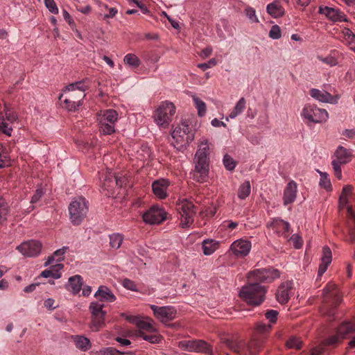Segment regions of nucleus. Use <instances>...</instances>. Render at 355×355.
I'll return each mask as SVG.
<instances>
[{"label": "nucleus", "mask_w": 355, "mask_h": 355, "mask_svg": "<svg viewBox=\"0 0 355 355\" xmlns=\"http://www.w3.org/2000/svg\"><path fill=\"white\" fill-rule=\"evenodd\" d=\"M209 141L202 138L195 155V168L192 173L193 179L198 182H206L209 175Z\"/></svg>", "instance_id": "1"}, {"label": "nucleus", "mask_w": 355, "mask_h": 355, "mask_svg": "<svg viewBox=\"0 0 355 355\" xmlns=\"http://www.w3.org/2000/svg\"><path fill=\"white\" fill-rule=\"evenodd\" d=\"M85 89L83 82L71 83L65 87L59 99L69 111H75L82 105Z\"/></svg>", "instance_id": "2"}, {"label": "nucleus", "mask_w": 355, "mask_h": 355, "mask_svg": "<svg viewBox=\"0 0 355 355\" xmlns=\"http://www.w3.org/2000/svg\"><path fill=\"white\" fill-rule=\"evenodd\" d=\"M266 293L265 286L253 283L243 286L239 291V296L248 304L259 306L264 301Z\"/></svg>", "instance_id": "3"}, {"label": "nucleus", "mask_w": 355, "mask_h": 355, "mask_svg": "<svg viewBox=\"0 0 355 355\" xmlns=\"http://www.w3.org/2000/svg\"><path fill=\"white\" fill-rule=\"evenodd\" d=\"M172 144L178 150L187 148L194 139V131L185 122L177 125L171 133Z\"/></svg>", "instance_id": "4"}, {"label": "nucleus", "mask_w": 355, "mask_h": 355, "mask_svg": "<svg viewBox=\"0 0 355 355\" xmlns=\"http://www.w3.org/2000/svg\"><path fill=\"white\" fill-rule=\"evenodd\" d=\"M223 342L230 349L239 355H255L261 347V342L255 339L245 343L243 340L224 338Z\"/></svg>", "instance_id": "5"}, {"label": "nucleus", "mask_w": 355, "mask_h": 355, "mask_svg": "<svg viewBox=\"0 0 355 355\" xmlns=\"http://www.w3.org/2000/svg\"><path fill=\"white\" fill-rule=\"evenodd\" d=\"M176 205L180 227L182 228L190 227L193 223L196 214L194 205L187 198L179 199Z\"/></svg>", "instance_id": "6"}, {"label": "nucleus", "mask_w": 355, "mask_h": 355, "mask_svg": "<svg viewBox=\"0 0 355 355\" xmlns=\"http://www.w3.org/2000/svg\"><path fill=\"white\" fill-rule=\"evenodd\" d=\"M87 212L88 202L83 197L73 199L69 205V219L73 225L81 224Z\"/></svg>", "instance_id": "7"}, {"label": "nucleus", "mask_w": 355, "mask_h": 355, "mask_svg": "<svg viewBox=\"0 0 355 355\" xmlns=\"http://www.w3.org/2000/svg\"><path fill=\"white\" fill-rule=\"evenodd\" d=\"M300 115L302 120L307 124L323 123L329 119V114L325 109L309 103L303 107Z\"/></svg>", "instance_id": "8"}, {"label": "nucleus", "mask_w": 355, "mask_h": 355, "mask_svg": "<svg viewBox=\"0 0 355 355\" xmlns=\"http://www.w3.org/2000/svg\"><path fill=\"white\" fill-rule=\"evenodd\" d=\"M119 115L112 109L101 111L97 115L100 131L103 135H111L115 132V125Z\"/></svg>", "instance_id": "9"}, {"label": "nucleus", "mask_w": 355, "mask_h": 355, "mask_svg": "<svg viewBox=\"0 0 355 355\" xmlns=\"http://www.w3.org/2000/svg\"><path fill=\"white\" fill-rule=\"evenodd\" d=\"M175 113V107L169 101L162 102L154 112V121L160 128H166Z\"/></svg>", "instance_id": "10"}, {"label": "nucleus", "mask_w": 355, "mask_h": 355, "mask_svg": "<svg viewBox=\"0 0 355 355\" xmlns=\"http://www.w3.org/2000/svg\"><path fill=\"white\" fill-rule=\"evenodd\" d=\"M104 305L98 302H92L89 305V311L91 313L90 329L92 331H98L105 325V319L106 312L103 311Z\"/></svg>", "instance_id": "11"}, {"label": "nucleus", "mask_w": 355, "mask_h": 355, "mask_svg": "<svg viewBox=\"0 0 355 355\" xmlns=\"http://www.w3.org/2000/svg\"><path fill=\"white\" fill-rule=\"evenodd\" d=\"M280 277V272L273 268H259L250 271L248 274L249 281L260 282H271Z\"/></svg>", "instance_id": "12"}, {"label": "nucleus", "mask_w": 355, "mask_h": 355, "mask_svg": "<svg viewBox=\"0 0 355 355\" xmlns=\"http://www.w3.org/2000/svg\"><path fill=\"white\" fill-rule=\"evenodd\" d=\"M336 159L332 161L334 175L338 180L342 178L341 164L349 162L352 157L351 150L343 146H339L335 153Z\"/></svg>", "instance_id": "13"}, {"label": "nucleus", "mask_w": 355, "mask_h": 355, "mask_svg": "<svg viewBox=\"0 0 355 355\" xmlns=\"http://www.w3.org/2000/svg\"><path fill=\"white\" fill-rule=\"evenodd\" d=\"M166 214L164 208L153 205L142 214V218L146 224L159 225L166 219Z\"/></svg>", "instance_id": "14"}, {"label": "nucleus", "mask_w": 355, "mask_h": 355, "mask_svg": "<svg viewBox=\"0 0 355 355\" xmlns=\"http://www.w3.org/2000/svg\"><path fill=\"white\" fill-rule=\"evenodd\" d=\"M150 307L155 317L164 324H168L176 318L177 310L173 306H158L151 304Z\"/></svg>", "instance_id": "15"}, {"label": "nucleus", "mask_w": 355, "mask_h": 355, "mask_svg": "<svg viewBox=\"0 0 355 355\" xmlns=\"http://www.w3.org/2000/svg\"><path fill=\"white\" fill-rule=\"evenodd\" d=\"M128 154L131 160L137 162L138 166H143L149 159L151 152L146 144H135L132 150H128Z\"/></svg>", "instance_id": "16"}, {"label": "nucleus", "mask_w": 355, "mask_h": 355, "mask_svg": "<svg viewBox=\"0 0 355 355\" xmlns=\"http://www.w3.org/2000/svg\"><path fill=\"white\" fill-rule=\"evenodd\" d=\"M43 250V243L39 239H28L24 241V257L36 258Z\"/></svg>", "instance_id": "17"}, {"label": "nucleus", "mask_w": 355, "mask_h": 355, "mask_svg": "<svg viewBox=\"0 0 355 355\" xmlns=\"http://www.w3.org/2000/svg\"><path fill=\"white\" fill-rule=\"evenodd\" d=\"M252 243L247 239H237L232 242L230 250L237 258H243L248 256L251 250Z\"/></svg>", "instance_id": "18"}, {"label": "nucleus", "mask_w": 355, "mask_h": 355, "mask_svg": "<svg viewBox=\"0 0 355 355\" xmlns=\"http://www.w3.org/2000/svg\"><path fill=\"white\" fill-rule=\"evenodd\" d=\"M180 346L188 352L209 353L211 351L209 345L201 340H183L180 342Z\"/></svg>", "instance_id": "19"}, {"label": "nucleus", "mask_w": 355, "mask_h": 355, "mask_svg": "<svg viewBox=\"0 0 355 355\" xmlns=\"http://www.w3.org/2000/svg\"><path fill=\"white\" fill-rule=\"evenodd\" d=\"M309 94L313 98L319 102L330 103L333 105L337 104L339 99L340 98V95L338 94L331 95L324 89H318L315 88L311 89L309 92Z\"/></svg>", "instance_id": "20"}, {"label": "nucleus", "mask_w": 355, "mask_h": 355, "mask_svg": "<svg viewBox=\"0 0 355 355\" xmlns=\"http://www.w3.org/2000/svg\"><path fill=\"white\" fill-rule=\"evenodd\" d=\"M297 184L294 180H290L284 189L282 201L284 206L293 204L297 195Z\"/></svg>", "instance_id": "21"}, {"label": "nucleus", "mask_w": 355, "mask_h": 355, "mask_svg": "<svg viewBox=\"0 0 355 355\" xmlns=\"http://www.w3.org/2000/svg\"><path fill=\"white\" fill-rule=\"evenodd\" d=\"M318 12L333 21H347L345 15L338 9L328 6H320Z\"/></svg>", "instance_id": "22"}, {"label": "nucleus", "mask_w": 355, "mask_h": 355, "mask_svg": "<svg viewBox=\"0 0 355 355\" xmlns=\"http://www.w3.org/2000/svg\"><path fill=\"white\" fill-rule=\"evenodd\" d=\"M169 184V181L166 179H160L153 182L152 184L153 193L157 198H166L168 196L167 189Z\"/></svg>", "instance_id": "23"}, {"label": "nucleus", "mask_w": 355, "mask_h": 355, "mask_svg": "<svg viewBox=\"0 0 355 355\" xmlns=\"http://www.w3.org/2000/svg\"><path fill=\"white\" fill-rule=\"evenodd\" d=\"M292 286L291 282H284L279 286L276 293V298L280 304H284L288 302Z\"/></svg>", "instance_id": "24"}, {"label": "nucleus", "mask_w": 355, "mask_h": 355, "mask_svg": "<svg viewBox=\"0 0 355 355\" xmlns=\"http://www.w3.org/2000/svg\"><path fill=\"white\" fill-rule=\"evenodd\" d=\"M135 326L139 329V336L141 332L154 333L156 331V328L154 326V321L148 317L140 315Z\"/></svg>", "instance_id": "25"}, {"label": "nucleus", "mask_w": 355, "mask_h": 355, "mask_svg": "<svg viewBox=\"0 0 355 355\" xmlns=\"http://www.w3.org/2000/svg\"><path fill=\"white\" fill-rule=\"evenodd\" d=\"M332 255L330 248L324 246L322 248V254L321 257V263L319 266L318 275L322 276L327 270L329 265L331 263Z\"/></svg>", "instance_id": "26"}, {"label": "nucleus", "mask_w": 355, "mask_h": 355, "mask_svg": "<svg viewBox=\"0 0 355 355\" xmlns=\"http://www.w3.org/2000/svg\"><path fill=\"white\" fill-rule=\"evenodd\" d=\"M94 296L102 302H112L116 300V297L111 290L105 286H99Z\"/></svg>", "instance_id": "27"}, {"label": "nucleus", "mask_w": 355, "mask_h": 355, "mask_svg": "<svg viewBox=\"0 0 355 355\" xmlns=\"http://www.w3.org/2000/svg\"><path fill=\"white\" fill-rule=\"evenodd\" d=\"M63 264L58 263L51 266L49 269L43 270L40 275L44 278L52 277L54 279H60L62 276Z\"/></svg>", "instance_id": "28"}, {"label": "nucleus", "mask_w": 355, "mask_h": 355, "mask_svg": "<svg viewBox=\"0 0 355 355\" xmlns=\"http://www.w3.org/2000/svg\"><path fill=\"white\" fill-rule=\"evenodd\" d=\"M69 247L63 246L56 250L51 255L46 258L44 266L45 267L50 266L54 261L60 262L64 259V254L68 251Z\"/></svg>", "instance_id": "29"}, {"label": "nucleus", "mask_w": 355, "mask_h": 355, "mask_svg": "<svg viewBox=\"0 0 355 355\" xmlns=\"http://www.w3.org/2000/svg\"><path fill=\"white\" fill-rule=\"evenodd\" d=\"M219 246L220 242L211 239H204L202 242V252L206 256L214 254Z\"/></svg>", "instance_id": "30"}, {"label": "nucleus", "mask_w": 355, "mask_h": 355, "mask_svg": "<svg viewBox=\"0 0 355 355\" xmlns=\"http://www.w3.org/2000/svg\"><path fill=\"white\" fill-rule=\"evenodd\" d=\"M114 185H119V180L111 171H107V174L102 182V187L104 190H107L109 193H112V188Z\"/></svg>", "instance_id": "31"}, {"label": "nucleus", "mask_w": 355, "mask_h": 355, "mask_svg": "<svg viewBox=\"0 0 355 355\" xmlns=\"http://www.w3.org/2000/svg\"><path fill=\"white\" fill-rule=\"evenodd\" d=\"M71 338L76 347L83 352L88 351L92 347L89 339L84 336L76 335L73 336Z\"/></svg>", "instance_id": "32"}, {"label": "nucleus", "mask_w": 355, "mask_h": 355, "mask_svg": "<svg viewBox=\"0 0 355 355\" xmlns=\"http://www.w3.org/2000/svg\"><path fill=\"white\" fill-rule=\"evenodd\" d=\"M83 286V278L80 275H76L69 278L67 289L73 294H77L81 290Z\"/></svg>", "instance_id": "33"}, {"label": "nucleus", "mask_w": 355, "mask_h": 355, "mask_svg": "<svg viewBox=\"0 0 355 355\" xmlns=\"http://www.w3.org/2000/svg\"><path fill=\"white\" fill-rule=\"evenodd\" d=\"M246 106V101L243 97H241L235 104L233 110L225 117V120L228 121L230 119H234L239 115L243 113Z\"/></svg>", "instance_id": "34"}, {"label": "nucleus", "mask_w": 355, "mask_h": 355, "mask_svg": "<svg viewBox=\"0 0 355 355\" xmlns=\"http://www.w3.org/2000/svg\"><path fill=\"white\" fill-rule=\"evenodd\" d=\"M267 12L272 17L277 18L284 15V9L279 1H274L266 7Z\"/></svg>", "instance_id": "35"}, {"label": "nucleus", "mask_w": 355, "mask_h": 355, "mask_svg": "<svg viewBox=\"0 0 355 355\" xmlns=\"http://www.w3.org/2000/svg\"><path fill=\"white\" fill-rule=\"evenodd\" d=\"M336 331L345 339L349 334L355 333V323L348 321L342 322L336 329Z\"/></svg>", "instance_id": "36"}, {"label": "nucleus", "mask_w": 355, "mask_h": 355, "mask_svg": "<svg viewBox=\"0 0 355 355\" xmlns=\"http://www.w3.org/2000/svg\"><path fill=\"white\" fill-rule=\"evenodd\" d=\"M347 216L349 218V234L352 241H355V214L352 206H347Z\"/></svg>", "instance_id": "37"}, {"label": "nucleus", "mask_w": 355, "mask_h": 355, "mask_svg": "<svg viewBox=\"0 0 355 355\" xmlns=\"http://www.w3.org/2000/svg\"><path fill=\"white\" fill-rule=\"evenodd\" d=\"M250 182L249 180H245L239 187L238 198L241 200H244L250 196Z\"/></svg>", "instance_id": "38"}, {"label": "nucleus", "mask_w": 355, "mask_h": 355, "mask_svg": "<svg viewBox=\"0 0 355 355\" xmlns=\"http://www.w3.org/2000/svg\"><path fill=\"white\" fill-rule=\"evenodd\" d=\"M192 98L198 116L201 117L204 116L207 112V106L205 103L196 95H193Z\"/></svg>", "instance_id": "39"}, {"label": "nucleus", "mask_w": 355, "mask_h": 355, "mask_svg": "<svg viewBox=\"0 0 355 355\" xmlns=\"http://www.w3.org/2000/svg\"><path fill=\"white\" fill-rule=\"evenodd\" d=\"M317 172L320 174V176L319 186L328 191H331L332 187L328 174L326 172H322L319 170H317Z\"/></svg>", "instance_id": "40"}, {"label": "nucleus", "mask_w": 355, "mask_h": 355, "mask_svg": "<svg viewBox=\"0 0 355 355\" xmlns=\"http://www.w3.org/2000/svg\"><path fill=\"white\" fill-rule=\"evenodd\" d=\"M109 238L110 247L115 250L119 249L123 241V236L119 233H113Z\"/></svg>", "instance_id": "41"}, {"label": "nucleus", "mask_w": 355, "mask_h": 355, "mask_svg": "<svg viewBox=\"0 0 355 355\" xmlns=\"http://www.w3.org/2000/svg\"><path fill=\"white\" fill-rule=\"evenodd\" d=\"M337 55L338 52L334 51H331L330 54L325 58L318 56V58L322 62L325 63L330 67H334L336 66L338 63Z\"/></svg>", "instance_id": "42"}, {"label": "nucleus", "mask_w": 355, "mask_h": 355, "mask_svg": "<svg viewBox=\"0 0 355 355\" xmlns=\"http://www.w3.org/2000/svg\"><path fill=\"white\" fill-rule=\"evenodd\" d=\"M123 62L125 64L131 67H138L141 61L139 58L134 53H128L123 58Z\"/></svg>", "instance_id": "43"}, {"label": "nucleus", "mask_w": 355, "mask_h": 355, "mask_svg": "<svg viewBox=\"0 0 355 355\" xmlns=\"http://www.w3.org/2000/svg\"><path fill=\"white\" fill-rule=\"evenodd\" d=\"M10 164V159L7 149L5 146L0 144V168L8 166Z\"/></svg>", "instance_id": "44"}, {"label": "nucleus", "mask_w": 355, "mask_h": 355, "mask_svg": "<svg viewBox=\"0 0 355 355\" xmlns=\"http://www.w3.org/2000/svg\"><path fill=\"white\" fill-rule=\"evenodd\" d=\"M239 225V223L236 221L231 220H224L219 226L220 231L227 232L231 233L232 230H235Z\"/></svg>", "instance_id": "45"}, {"label": "nucleus", "mask_w": 355, "mask_h": 355, "mask_svg": "<svg viewBox=\"0 0 355 355\" xmlns=\"http://www.w3.org/2000/svg\"><path fill=\"white\" fill-rule=\"evenodd\" d=\"M343 340L339 333L336 331L334 334L330 336L325 340L324 345H336L340 343Z\"/></svg>", "instance_id": "46"}, {"label": "nucleus", "mask_w": 355, "mask_h": 355, "mask_svg": "<svg viewBox=\"0 0 355 355\" xmlns=\"http://www.w3.org/2000/svg\"><path fill=\"white\" fill-rule=\"evenodd\" d=\"M152 334H153L148 335L145 334V332H141L139 336L150 343H159L161 340V336L157 333V331Z\"/></svg>", "instance_id": "47"}, {"label": "nucleus", "mask_w": 355, "mask_h": 355, "mask_svg": "<svg viewBox=\"0 0 355 355\" xmlns=\"http://www.w3.org/2000/svg\"><path fill=\"white\" fill-rule=\"evenodd\" d=\"M10 121V119L7 120L4 119L3 116H0V132L7 135H10L12 132V126L8 123Z\"/></svg>", "instance_id": "48"}, {"label": "nucleus", "mask_w": 355, "mask_h": 355, "mask_svg": "<svg viewBox=\"0 0 355 355\" xmlns=\"http://www.w3.org/2000/svg\"><path fill=\"white\" fill-rule=\"evenodd\" d=\"M286 347L289 349H300L302 347V340L296 337L292 336L286 341Z\"/></svg>", "instance_id": "49"}, {"label": "nucleus", "mask_w": 355, "mask_h": 355, "mask_svg": "<svg viewBox=\"0 0 355 355\" xmlns=\"http://www.w3.org/2000/svg\"><path fill=\"white\" fill-rule=\"evenodd\" d=\"M341 33L347 44H351L355 42V34L349 28H343Z\"/></svg>", "instance_id": "50"}, {"label": "nucleus", "mask_w": 355, "mask_h": 355, "mask_svg": "<svg viewBox=\"0 0 355 355\" xmlns=\"http://www.w3.org/2000/svg\"><path fill=\"white\" fill-rule=\"evenodd\" d=\"M244 12L251 23L257 24L259 22L254 8L250 6H247L244 10Z\"/></svg>", "instance_id": "51"}, {"label": "nucleus", "mask_w": 355, "mask_h": 355, "mask_svg": "<svg viewBox=\"0 0 355 355\" xmlns=\"http://www.w3.org/2000/svg\"><path fill=\"white\" fill-rule=\"evenodd\" d=\"M100 352L101 355H134L132 352L121 353L112 347L103 348Z\"/></svg>", "instance_id": "52"}, {"label": "nucleus", "mask_w": 355, "mask_h": 355, "mask_svg": "<svg viewBox=\"0 0 355 355\" xmlns=\"http://www.w3.org/2000/svg\"><path fill=\"white\" fill-rule=\"evenodd\" d=\"M223 161L225 168L228 171H232L236 167V162L232 157L228 155H224Z\"/></svg>", "instance_id": "53"}, {"label": "nucleus", "mask_w": 355, "mask_h": 355, "mask_svg": "<svg viewBox=\"0 0 355 355\" xmlns=\"http://www.w3.org/2000/svg\"><path fill=\"white\" fill-rule=\"evenodd\" d=\"M269 37L272 40H278L282 37L280 27L278 25H273L268 33Z\"/></svg>", "instance_id": "54"}, {"label": "nucleus", "mask_w": 355, "mask_h": 355, "mask_svg": "<svg viewBox=\"0 0 355 355\" xmlns=\"http://www.w3.org/2000/svg\"><path fill=\"white\" fill-rule=\"evenodd\" d=\"M101 10H105L108 11L107 14L104 15L105 19L113 18L118 12V10L115 8H109L106 4H101Z\"/></svg>", "instance_id": "55"}, {"label": "nucleus", "mask_w": 355, "mask_h": 355, "mask_svg": "<svg viewBox=\"0 0 355 355\" xmlns=\"http://www.w3.org/2000/svg\"><path fill=\"white\" fill-rule=\"evenodd\" d=\"M45 6L52 14H58L59 12L58 8L54 0H44Z\"/></svg>", "instance_id": "56"}, {"label": "nucleus", "mask_w": 355, "mask_h": 355, "mask_svg": "<svg viewBox=\"0 0 355 355\" xmlns=\"http://www.w3.org/2000/svg\"><path fill=\"white\" fill-rule=\"evenodd\" d=\"M352 191V187L350 185H346L343 188V193L340 199V204L341 206H344L347 205V200L346 196L347 194L350 193Z\"/></svg>", "instance_id": "57"}, {"label": "nucleus", "mask_w": 355, "mask_h": 355, "mask_svg": "<svg viewBox=\"0 0 355 355\" xmlns=\"http://www.w3.org/2000/svg\"><path fill=\"white\" fill-rule=\"evenodd\" d=\"M274 225L275 227L282 229L284 231L285 233H288L290 231V225L288 222L284 221L283 220H277Z\"/></svg>", "instance_id": "58"}, {"label": "nucleus", "mask_w": 355, "mask_h": 355, "mask_svg": "<svg viewBox=\"0 0 355 355\" xmlns=\"http://www.w3.org/2000/svg\"><path fill=\"white\" fill-rule=\"evenodd\" d=\"M122 285L124 288L132 291H138L137 284L132 280L125 279L123 281Z\"/></svg>", "instance_id": "59"}, {"label": "nucleus", "mask_w": 355, "mask_h": 355, "mask_svg": "<svg viewBox=\"0 0 355 355\" xmlns=\"http://www.w3.org/2000/svg\"><path fill=\"white\" fill-rule=\"evenodd\" d=\"M120 315L122 318H123L125 320H127L128 322L133 324L135 325L136 324V323L140 316L139 315H131V314L126 313H121L120 314Z\"/></svg>", "instance_id": "60"}, {"label": "nucleus", "mask_w": 355, "mask_h": 355, "mask_svg": "<svg viewBox=\"0 0 355 355\" xmlns=\"http://www.w3.org/2000/svg\"><path fill=\"white\" fill-rule=\"evenodd\" d=\"M217 63L218 62L216 58H211L207 62L198 64L197 67L205 71L209 68H211L216 65Z\"/></svg>", "instance_id": "61"}, {"label": "nucleus", "mask_w": 355, "mask_h": 355, "mask_svg": "<svg viewBox=\"0 0 355 355\" xmlns=\"http://www.w3.org/2000/svg\"><path fill=\"white\" fill-rule=\"evenodd\" d=\"M290 240L293 243V246L295 247V248L299 249V248H300L302 246L303 242H302V240L301 237L299 235L293 234L291 237Z\"/></svg>", "instance_id": "62"}, {"label": "nucleus", "mask_w": 355, "mask_h": 355, "mask_svg": "<svg viewBox=\"0 0 355 355\" xmlns=\"http://www.w3.org/2000/svg\"><path fill=\"white\" fill-rule=\"evenodd\" d=\"M278 312L276 310H269L266 313V318L271 323H275L277 321Z\"/></svg>", "instance_id": "63"}, {"label": "nucleus", "mask_w": 355, "mask_h": 355, "mask_svg": "<svg viewBox=\"0 0 355 355\" xmlns=\"http://www.w3.org/2000/svg\"><path fill=\"white\" fill-rule=\"evenodd\" d=\"M341 135L345 139H355V128L345 129L342 132Z\"/></svg>", "instance_id": "64"}]
</instances>
